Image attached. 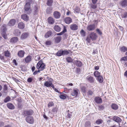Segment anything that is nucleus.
<instances>
[{
	"label": "nucleus",
	"mask_w": 127,
	"mask_h": 127,
	"mask_svg": "<svg viewBox=\"0 0 127 127\" xmlns=\"http://www.w3.org/2000/svg\"><path fill=\"white\" fill-rule=\"evenodd\" d=\"M32 0H29V1L25 4L24 7V12L26 14H29L32 12V11L31 6V4L32 3Z\"/></svg>",
	"instance_id": "nucleus-1"
},
{
	"label": "nucleus",
	"mask_w": 127,
	"mask_h": 127,
	"mask_svg": "<svg viewBox=\"0 0 127 127\" xmlns=\"http://www.w3.org/2000/svg\"><path fill=\"white\" fill-rule=\"evenodd\" d=\"M6 25L5 24H3L1 26L0 32L2 36L5 39L7 38L6 33Z\"/></svg>",
	"instance_id": "nucleus-2"
},
{
	"label": "nucleus",
	"mask_w": 127,
	"mask_h": 127,
	"mask_svg": "<svg viewBox=\"0 0 127 127\" xmlns=\"http://www.w3.org/2000/svg\"><path fill=\"white\" fill-rule=\"evenodd\" d=\"M45 67V65L43 63L42 61H40L37 63L36 66L37 69H40L41 70H43Z\"/></svg>",
	"instance_id": "nucleus-3"
},
{
	"label": "nucleus",
	"mask_w": 127,
	"mask_h": 127,
	"mask_svg": "<svg viewBox=\"0 0 127 127\" xmlns=\"http://www.w3.org/2000/svg\"><path fill=\"white\" fill-rule=\"evenodd\" d=\"M89 35L90 37L93 41L95 40L97 38L96 34L93 32H91Z\"/></svg>",
	"instance_id": "nucleus-4"
},
{
	"label": "nucleus",
	"mask_w": 127,
	"mask_h": 127,
	"mask_svg": "<svg viewBox=\"0 0 127 127\" xmlns=\"http://www.w3.org/2000/svg\"><path fill=\"white\" fill-rule=\"evenodd\" d=\"M49 80L50 81H46L45 82L44 84V86L47 87H51V84H52V82L51 81H53V80L51 78H50Z\"/></svg>",
	"instance_id": "nucleus-5"
},
{
	"label": "nucleus",
	"mask_w": 127,
	"mask_h": 127,
	"mask_svg": "<svg viewBox=\"0 0 127 127\" xmlns=\"http://www.w3.org/2000/svg\"><path fill=\"white\" fill-rule=\"evenodd\" d=\"M26 120L27 122L30 124H33L34 122L33 117L32 116L27 117Z\"/></svg>",
	"instance_id": "nucleus-6"
},
{
	"label": "nucleus",
	"mask_w": 127,
	"mask_h": 127,
	"mask_svg": "<svg viewBox=\"0 0 127 127\" xmlns=\"http://www.w3.org/2000/svg\"><path fill=\"white\" fill-rule=\"evenodd\" d=\"M78 26L76 24H73L70 26V29L72 31H75L77 30L78 29Z\"/></svg>",
	"instance_id": "nucleus-7"
},
{
	"label": "nucleus",
	"mask_w": 127,
	"mask_h": 127,
	"mask_svg": "<svg viewBox=\"0 0 127 127\" xmlns=\"http://www.w3.org/2000/svg\"><path fill=\"white\" fill-rule=\"evenodd\" d=\"M53 15L54 17L56 19L59 18L61 17V14L59 12L56 11L53 12Z\"/></svg>",
	"instance_id": "nucleus-8"
},
{
	"label": "nucleus",
	"mask_w": 127,
	"mask_h": 127,
	"mask_svg": "<svg viewBox=\"0 0 127 127\" xmlns=\"http://www.w3.org/2000/svg\"><path fill=\"white\" fill-rule=\"evenodd\" d=\"M29 36V34L28 32H24L21 35L20 39L23 40L26 39Z\"/></svg>",
	"instance_id": "nucleus-9"
},
{
	"label": "nucleus",
	"mask_w": 127,
	"mask_h": 127,
	"mask_svg": "<svg viewBox=\"0 0 127 127\" xmlns=\"http://www.w3.org/2000/svg\"><path fill=\"white\" fill-rule=\"evenodd\" d=\"M16 23V20L14 19H11L8 22L7 25L9 26H13Z\"/></svg>",
	"instance_id": "nucleus-10"
},
{
	"label": "nucleus",
	"mask_w": 127,
	"mask_h": 127,
	"mask_svg": "<svg viewBox=\"0 0 127 127\" xmlns=\"http://www.w3.org/2000/svg\"><path fill=\"white\" fill-rule=\"evenodd\" d=\"M87 30L89 31H94L95 28V25L94 24L90 25L87 26Z\"/></svg>",
	"instance_id": "nucleus-11"
},
{
	"label": "nucleus",
	"mask_w": 127,
	"mask_h": 127,
	"mask_svg": "<svg viewBox=\"0 0 127 127\" xmlns=\"http://www.w3.org/2000/svg\"><path fill=\"white\" fill-rule=\"evenodd\" d=\"M120 5L123 7H125L127 6V0H122L120 3Z\"/></svg>",
	"instance_id": "nucleus-12"
},
{
	"label": "nucleus",
	"mask_w": 127,
	"mask_h": 127,
	"mask_svg": "<svg viewBox=\"0 0 127 127\" xmlns=\"http://www.w3.org/2000/svg\"><path fill=\"white\" fill-rule=\"evenodd\" d=\"M64 21L66 24H69L72 22V21L70 17H67L65 18Z\"/></svg>",
	"instance_id": "nucleus-13"
},
{
	"label": "nucleus",
	"mask_w": 127,
	"mask_h": 127,
	"mask_svg": "<svg viewBox=\"0 0 127 127\" xmlns=\"http://www.w3.org/2000/svg\"><path fill=\"white\" fill-rule=\"evenodd\" d=\"M86 79L89 82L91 83H93L94 82V79L93 77L89 75L86 78Z\"/></svg>",
	"instance_id": "nucleus-14"
},
{
	"label": "nucleus",
	"mask_w": 127,
	"mask_h": 127,
	"mask_svg": "<svg viewBox=\"0 0 127 127\" xmlns=\"http://www.w3.org/2000/svg\"><path fill=\"white\" fill-rule=\"evenodd\" d=\"M47 20L48 23L50 24H53L55 22L54 19L53 17H49L48 18Z\"/></svg>",
	"instance_id": "nucleus-15"
},
{
	"label": "nucleus",
	"mask_w": 127,
	"mask_h": 127,
	"mask_svg": "<svg viewBox=\"0 0 127 127\" xmlns=\"http://www.w3.org/2000/svg\"><path fill=\"white\" fill-rule=\"evenodd\" d=\"M32 57L30 55L27 56L25 59V61L26 63H28L31 61Z\"/></svg>",
	"instance_id": "nucleus-16"
},
{
	"label": "nucleus",
	"mask_w": 127,
	"mask_h": 127,
	"mask_svg": "<svg viewBox=\"0 0 127 127\" xmlns=\"http://www.w3.org/2000/svg\"><path fill=\"white\" fill-rule=\"evenodd\" d=\"M25 52L24 51L20 50L18 53V56L20 58L24 57Z\"/></svg>",
	"instance_id": "nucleus-17"
},
{
	"label": "nucleus",
	"mask_w": 127,
	"mask_h": 127,
	"mask_svg": "<svg viewBox=\"0 0 127 127\" xmlns=\"http://www.w3.org/2000/svg\"><path fill=\"white\" fill-rule=\"evenodd\" d=\"M24 113L26 115H30L32 114L33 111L30 110L28 111H25Z\"/></svg>",
	"instance_id": "nucleus-18"
},
{
	"label": "nucleus",
	"mask_w": 127,
	"mask_h": 127,
	"mask_svg": "<svg viewBox=\"0 0 127 127\" xmlns=\"http://www.w3.org/2000/svg\"><path fill=\"white\" fill-rule=\"evenodd\" d=\"M95 102L97 103H101L102 102V100L101 98L98 97H96L95 99Z\"/></svg>",
	"instance_id": "nucleus-19"
},
{
	"label": "nucleus",
	"mask_w": 127,
	"mask_h": 127,
	"mask_svg": "<svg viewBox=\"0 0 127 127\" xmlns=\"http://www.w3.org/2000/svg\"><path fill=\"white\" fill-rule=\"evenodd\" d=\"M74 64L76 66L78 67H81L82 65V62L79 61H75Z\"/></svg>",
	"instance_id": "nucleus-20"
},
{
	"label": "nucleus",
	"mask_w": 127,
	"mask_h": 127,
	"mask_svg": "<svg viewBox=\"0 0 127 127\" xmlns=\"http://www.w3.org/2000/svg\"><path fill=\"white\" fill-rule=\"evenodd\" d=\"M52 34V32L51 31H48L45 34L44 36L45 38H47L50 37Z\"/></svg>",
	"instance_id": "nucleus-21"
},
{
	"label": "nucleus",
	"mask_w": 127,
	"mask_h": 127,
	"mask_svg": "<svg viewBox=\"0 0 127 127\" xmlns=\"http://www.w3.org/2000/svg\"><path fill=\"white\" fill-rule=\"evenodd\" d=\"M113 120L117 123L121 122L122 121L121 119L118 117L114 116L113 118Z\"/></svg>",
	"instance_id": "nucleus-22"
},
{
	"label": "nucleus",
	"mask_w": 127,
	"mask_h": 127,
	"mask_svg": "<svg viewBox=\"0 0 127 127\" xmlns=\"http://www.w3.org/2000/svg\"><path fill=\"white\" fill-rule=\"evenodd\" d=\"M21 18L26 21H27L29 19V17L26 14L22 15H21Z\"/></svg>",
	"instance_id": "nucleus-23"
},
{
	"label": "nucleus",
	"mask_w": 127,
	"mask_h": 127,
	"mask_svg": "<svg viewBox=\"0 0 127 127\" xmlns=\"http://www.w3.org/2000/svg\"><path fill=\"white\" fill-rule=\"evenodd\" d=\"M18 27L20 29H24L25 27V25L22 22H20L18 24Z\"/></svg>",
	"instance_id": "nucleus-24"
},
{
	"label": "nucleus",
	"mask_w": 127,
	"mask_h": 127,
	"mask_svg": "<svg viewBox=\"0 0 127 127\" xmlns=\"http://www.w3.org/2000/svg\"><path fill=\"white\" fill-rule=\"evenodd\" d=\"M7 107L11 109H13L14 108V106L13 105L10 103H8L7 104Z\"/></svg>",
	"instance_id": "nucleus-25"
},
{
	"label": "nucleus",
	"mask_w": 127,
	"mask_h": 127,
	"mask_svg": "<svg viewBox=\"0 0 127 127\" xmlns=\"http://www.w3.org/2000/svg\"><path fill=\"white\" fill-rule=\"evenodd\" d=\"M54 30L57 32H59L61 31L60 27L58 25L55 26L54 28Z\"/></svg>",
	"instance_id": "nucleus-26"
},
{
	"label": "nucleus",
	"mask_w": 127,
	"mask_h": 127,
	"mask_svg": "<svg viewBox=\"0 0 127 127\" xmlns=\"http://www.w3.org/2000/svg\"><path fill=\"white\" fill-rule=\"evenodd\" d=\"M18 40V38L17 37H13L10 39V42H11L15 43Z\"/></svg>",
	"instance_id": "nucleus-27"
},
{
	"label": "nucleus",
	"mask_w": 127,
	"mask_h": 127,
	"mask_svg": "<svg viewBox=\"0 0 127 127\" xmlns=\"http://www.w3.org/2000/svg\"><path fill=\"white\" fill-rule=\"evenodd\" d=\"M62 39V37L61 36H58L55 38V41L56 43H58L60 42Z\"/></svg>",
	"instance_id": "nucleus-28"
},
{
	"label": "nucleus",
	"mask_w": 127,
	"mask_h": 127,
	"mask_svg": "<svg viewBox=\"0 0 127 127\" xmlns=\"http://www.w3.org/2000/svg\"><path fill=\"white\" fill-rule=\"evenodd\" d=\"M66 32V28L65 26H64L63 31L60 33H58L57 34V35H61L63 34L64 32Z\"/></svg>",
	"instance_id": "nucleus-29"
},
{
	"label": "nucleus",
	"mask_w": 127,
	"mask_h": 127,
	"mask_svg": "<svg viewBox=\"0 0 127 127\" xmlns=\"http://www.w3.org/2000/svg\"><path fill=\"white\" fill-rule=\"evenodd\" d=\"M85 127H91V123L89 121H86L84 124Z\"/></svg>",
	"instance_id": "nucleus-30"
},
{
	"label": "nucleus",
	"mask_w": 127,
	"mask_h": 127,
	"mask_svg": "<svg viewBox=\"0 0 127 127\" xmlns=\"http://www.w3.org/2000/svg\"><path fill=\"white\" fill-rule=\"evenodd\" d=\"M79 92V90L77 89L74 90L73 92L72 93V95H78Z\"/></svg>",
	"instance_id": "nucleus-31"
},
{
	"label": "nucleus",
	"mask_w": 127,
	"mask_h": 127,
	"mask_svg": "<svg viewBox=\"0 0 127 127\" xmlns=\"http://www.w3.org/2000/svg\"><path fill=\"white\" fill-rule=\"evenodd\" d=\"M53 2V0H47L46 4L48 6H51L52 5Z\"/></svg>",
	"instance_id": "nucleus-32"
},
{
	"label": "nucleus",
	"mask_w": 127,
	"mask_h": 127,
	"mask_svg": "<svg viewBox=\"0 0 127 127\" xmlns=\"http://www.w3.org/2000/svg\"><path fill=\"white\" fill-rule=\"evenodd\" d=\"M33 14L34 15L37 14L38 12V9L36 6H35L33 8Z\"/></svg>",
	"instance_id": "nucleus-33"
},
{
	"label": "nucleus",
	"mask_w": 127,
	"mask_h": 127,
	"mask_svg": "<svg viewBox=\"0 0 127 127\" xmlns=\"http://www.w3.org/2000/svg\"><path fill=\"white\" fill-rule=\"evenodd\" d=\"M97 79L100 83H102L103 81V78L101 76H99L97 77Z\"/></svg>",
	"instance_id": "nucleus-34"
},
{
	"label": "nucleus",
	"mask_w": 127,
	"mask_h": 127,
	"mask_svg": "<svg viewBox=\"0 0 127 127\" xmlns=\"http://www.w3.org/2000/svg\"><path fill=\"white\" fill-rule=\"evenodd\" d=\"M111 107L114 110H117L118 108V105L115 104H113L111 105Z\"/></svg>",
	"instance_id": "nucleus-35"
},
{
	"label": "nucleus",
	"mask_w": 127,
	"mask_h": 127,
	"mask_svg": "<svg viewBox=\"0 0 127 127\" xmlns=\"http://www.w3.org/2000/svg\"><path fill=\"white\" fill-rule=\"evenodd\" d=\"M69 53V52L67 51L62 50V55L65 56L68 55Z\"/></svg>",
	"instance_id": "nucleus-36"
},
{
	"label": "nucleus",
	"mask_w": 127,
	"mask_h": 127,
	"mask_svg": "<svg viewBox=\"0 0 127 127\" xmlns=\"http://www.w3.org/2000/svg\"><path fill=\"white\" fill-rule=\"evenodd\" d=\"M21 34V32L19 30H16L15 31V34L16 36H20Z\"/></svg>",
	"instance_id": "nucleus-37"
},
{
	"label": "nucleus",
	"mask_w": 127,
	"mask_h": 127,
	"mask_svg": "<svg viewBox=\"0 0 127 127\" xmlns=\"http://www.w3.org/2000/svg\"><path fill=\"white\" fill-rule=\"evenodd\" d=\"M7 87L6 85H4L3 88V92L6 93L7 92Z\"/></svg>",
	"instance_id": "nucleus-38"
},
{
	"label": "nucleus",
	"mask_w": 127,
	"mask_h": 127,
	"mask_svg": "<svg viewBox=\"0 0 127 127\" xmlns=\"http://www.w3.org/2000/svg\"><path fill=\"white\" fill-rule=\"evenodd\" d=\"M94 74L95 76V77H99V76H100V73L98 71H96L94 73Z\"/></svg>",
	"instance_id": "nucleus-39"
},
{
	"label": "nucleus",
	"mask_w": 127,
	"mask_h": 127,
	"mask_svg": "<svg viewBox=\"0 0 127 127\" xmlns=\"http://www.w3.org/2000/svg\"><path fill=\"white\" fill-rule=\"evenodd\" d=\"M120 50L121 51L125 52L127 51V48L124 46L120 48Z\"/></svg>",
	"instance_id": "nucleus-40"
},
{
	"label": "nucleus",
	"mask_w": 127,
	"mask_h": 127,
	"mask_svg": "<svg viewBox=\"0 0 127 127\" xmlns=\"http://www.w3.org/2000/svg\"><path fill=\"white\" fill-rule=\"evenodd\" d=\"M9 96H7L6 98L4 100V102L6 103L11 100Z\"/></svg>",
	"instance_id": "nucleus-41"
},
{
	"label": "nucleus",
	"mask_w": 127,
	"mask_h": 127,
	"mask_svg": "<svg viewBox=\"0 0 127 127\" xmlns=\"http://www.w3.org/2000/svg\"><path fill=\"white\" fill-rule=\"evenodd\" d=\"M52 9L50 7H48L46 10V12L48 14H50L52 12Z\"/></svg>",
	"instance_id": "nucleus-42"
},
{
	"label": "nucleus",
	"mask_w": 127,
	"mask_h": 127,
	"mask_svg": "<svg viewBox=\"0 0 127 127\" xmlns=\"http://www.w3.org/2000/svg\"><path fill=\"white\" fill-rule=\"evenodd\" d=\"M80 33L82 36L83 37L85 36L86 32L83 30L82 29L80 32Z\"/></svg>",
	"instance_id": "nucleus-43"
},
{
	"label": "nucleus",
	"mask_w": 127,
	"mask_h": 127,
	"mask_svg": "<svg viewBox=\"0 0 127 127\" xmlns=\"http://www.w3.org/2000/svg\"><path fill=\"white\" fill-rule=\"evenodd\" d=\"M56 55L58 56H60L62 55V50L58 51V52L56 53Z\"/></svg>",
	"instance_id": "nucleus-44"
},
{
	"label": "nucleus",
	"mask_w": 127,
	"mask_h": 127,
	"mask_svg": "<svg viewBox=\"0 0 127 127\" xmlns=\"http://www.w3.org/2000/svg\"><path fill=\"white\" fill-rule=\"evenodd\" d=\"M66 61L68 63L72 62V60L71 58L70 57H68L66 58Z\"/></svg>",
	"instance_id": "nucleus-45"
},
{
	"label": "nucleus",
	"mask_w": 127,
	"mask_h": 127,
	"mask_svg": "<svg viewBox=\"0 0 127 127\" xmlns=\"http://www.w3.org/2000/svg\"><path fill=\"white\" fill-rule=\"evenodd\" d=\"M4 55L6 57H9L10 55V54L8 51H5L4 52Z\"/></svg>",
	"instance_id": "nucleus-46"
},
{
	"label": "nucleus",
	"mask_w": 127,
	"mask_h": 127,
	"mask_svg": "<svg viewBox=\"0 0 127 127\" xmlns=\"http://www.w3.org/2000/svg\"><path fill=\"white\" fill-rule=\"evenodd\" d=\"M90 7L93 9H95L97 7V5L95 4H90Z\"/></svg>",
	"instance_id": "nucleus-47"
},
{
	"label": "nucleus",
	"mask_w": 127,
	"mask_h": 127,
	"mask_svg": "<svg viewBox=\"0 0 127 127\" xmlns=\"http://www.w3.org/2000/svg\"><path fill=\"white\" fill-rule=\"evenodd\" d=\"M122 61H127V56L123 57L121 58L120 60L121 62H122Z\"/></svg>",
	"instance_id": "nucleus-48"
},
{
	"label": "nucleus",
	"mask_w": 127,
	"mask_h": 127,
	"mask_svg": "<svg viewBox=\"0 0 127 127\" xmlns=\"http://www.w3.org/2000/svg\"><path fill=\"white\" fill-rule=\"evenodd\" d=\"M102 122V120L99 119L97 120L96 121L95 123L99 125L101 124Z\"/></svg>",
	"instance_id": "nucleus-49"
},
{
	"label": "nucleus",
	"mask_w": 127,
	"mask_h": 127,
	"mask_svg": "<svg viewBox=\"0 0 127 127\" xmlns=\"http://www.w3.org/2000/svg\"><path fill=\"white\" fill-rule=\"evenodd\" d=\"M104 108V105H102L98 106V109L99 110H103Z\"/></svg>",
	"instance_id": "nucleus-50"
},
{
	"label": "nucleus",
	"mask_w": 127,
	"mask_h": 127,
	"mask_svg": "<svg viewBox=\"0 0 127 127\" xmlns=\"http://www.w3.org/2000/svg\"><path fill=\"white\" fill-rule=\"evenodd\" d=\"M81 90L82 92L84 93H85L86 92V87L84 86H82L81 87Z\"/></svg>",
	"instance_id": "nucleus-51"
},
{
	"label": "nucleus",
	"mask_w": 127,
	"mask_h": 127,
	"mask_svg": "<svg viewBox=\"0 0 127 127\" xmlns=\"http://www.w3.org/2000/svg\"><path fill=\"white\" fill-rule=\"evenodd\" d=\"M54 91H55L56 92H58V93H60V95H67L66 94H65L64 95H63V94H62V93L60 92L59 91V90H57L56 88H55L54 89Z\"/></svg>",
	"instance_id": "nucleus-52"
},
{
	"label": "nucleus",
	"mask_w": 127,
	"mask_h": 127,
	"mask_svg": "<svg viewBox=\"0 0 127 127\" xmlns=\"http://www.w3.org/2000/svg\"><path fill=\"white\" fill-rule=\"evenodd\" d=\"M54 105V103L52 102H50L48 104V106L49 107L52 106Z\"/></svg>",
	"instance_id": "nucleus-53"
},
{
	"label": "nucleus",
	"mask_w": 127,
	"mask_h": 127,
	"mask_svg": "<svg viewBox=\"0 0 127 127\" xmlns=\"http://www.w3.org/2000/svg\"><path fill=\"white\" fill-rule=\"evenodd\" d=\"M33 80V79L32 78H29L27 79V81L29 83L32 82Z\"/></svg>",
	"instance_id": "nucleus-54"
},
{
	"label": "nucleus",
	"mask_w": 127,
	"mask_h": 127,
	"mask_svg": "<svg viewBox=\"0 0 127 127\" xmlns=\"http://www.w3.org/2000/svg\"><path fill=\"white\" fill-rule=\"evenodd\" d=\"M75 11L76 13H79L80 11V9L78 7H76L75 8Z\"/></svg>",
	"instance_id": "nucleus-55"
},
{
	"label": "nucleus",
	"mask_w": 127,
	"mask_h": 127,
	"mask_svg": "<svg viewBox=\"0 0 127 127\" xmlns=\"http://www.w3.org/2000/svg\"><path fill=\"white\" fill-rule=\"evenodd\" d=\"M45 44L47 46H49L51 44V42L50 41H47L46 42Z\"/></svg>",
	"instance_id": "nucleus-56"
},
{
	"label": "nucleus",
	"mask_w": 127,
	"mask_h": 127,
	"mask_svg": "<svg viewBox=\"0 0 127 127\" xmlns=\"http://www.w3.org/2000/svg\"><path fill=\"white\" fill-rule=\"evenodd\" d=\"M90 38V37H88L86 38V40L87 42L88 43H90L91 42Z\"/></svg>",
	"instance_id": "nucleus-57"
},
{
	"label": "nucleus",
	"mask_w": 127,
	"mask_h": 127,
	"mask_svg": "<svg viewBox=\"0 0 127 127\" xmlns=\"http://www.w3.org/2000/svg\"><path fill=\"white\" fill-rule=\"evenodd\" d=\"M119 28L120 30L122 32H124V28L120 26H119Z\"/></svg>",
	"instance_id": "nucleus-58"
},
{
	"label": "nucleus",
	"mask_w": 127,
	"mask_h": 127,
	"mask_svg": "<svg viewBox=\"0 0 127 127\" xmlns=\"http://www.w3.org/2000/svg\"><path fill=\"white\" fill-rule=\"evenodd\" d=\"M13 79L17 83L20 82L19 80L15 77H13Z\"/></svg>",
	"instance_id": "nucleus-59"
},
{
	"label": "nucleus",
	"mask_w": 127,
	"mask_h": 127,
	"mask_svg": "<svg viewBox=\"0 0 127 127\" xmlns=\"http://www.w3.org/2000/svg\"><path fill=\"white\" fill-rule=\"evenodd\" d=\"M97 32L99 34L101 35L102 34V33L101 31L99 29H97L96 30Z\"/></svg>",
	"instance_id": "nucleus-60"
},
{
	"label": "nucleus",
	"mask_w": 127,
	"mask_h": 127,
	"mask_svg": "<svg viewBox=\"0 0 127 127\" xmlns=\"http://www.w3.org/2000/svg\"><path fill=\"white\" fill-rule=\"evenodd\" d=\"M67 116L68 118H70L71 117V113L70 112L68 113Z\"/></svg>",
	"instance_id": "nucleus-61"
},
{
	"label": "nucleus",
	"mask_w": 127,
	"mask_h": 127,
	"mask_svg": "<svg viewBox=\"0 0 127 127\" xmlns=\"http://www.w3.org/2000/svg\"><path fill=\"white\" fill-rule=\"evenodd\" d=\"M66 96H59L60 98L62 99H65L66 98Z\"/></svg>",
	"instance_id": "nucleus-62"
},
{
	"label": "nucleus",
	"mask_w": 127,
	"mask_h": 127,
	"mask_svg": "<svg viewBox=\"0 0 127 127\" xmlns=\"http://www.w3.org/2000/svg\"><path fill=\"white\" fill-rule=\"evenodd\" d=\"M57 109L56 108H55L52 109V111L54 113H56L57 112Z\"/></svg>",
	"instance_id": "nucleus-63"
},
{
	"label": "nucleus",
	"mask_w": 127,
	"mask_h": 127,
	"mask_svg": "<svg viewBox=\"0 0 127 127\" xmlns=\"http://www.w3.org/2000/svg\"><path fill=\"white\" fill-rule=\"evenodd\" d=\"M17 100L19 103L21 102L22 101V99L20 98H18Z\"/></svg>",
	"instance_id": "nucleus-64"
}]
</instances>
